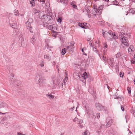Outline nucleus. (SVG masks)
<instances>
[{
	"label": "nucleus",
	"mask_w": 135,
	"mask_h": 135,
	"mask_svg": "<svg viewBox=\"0 0 135 135\" xmlns=\"http://www.w3.org/2000/svg\"><path fill=\"white\" fill-rule=\"evenodd\" d=\"M40 18L44 23V27H47L48 25L52 23V18L51 16L48 15H43Z\"/></svg>",
	"instance_id": "f257e3e1"
},
{
	"label": "nucleus",
	"mask_w": 135,
	"mask_h": 135,
	"mask_svg": "<svg viewBox=\"0 0 135 135\" xmlns=\"http://www.w3.org/2000/svg\"><path fill=\"white\" fill-rule=\"evenodd\" d=\"M35 79L36 80L38 79V82L40 84H44L45 83L46 79L44 77H42L40 75L38 74L36 75Z\"/></svg>",
	"instance_id": "f03ea898"
},
{
	"label": "nucleus",
	"mask_w": 135,
	"mask_h": 135,
	"mask_svg": "<svg viewBox=\"0 0 135 135\" xmlns=\"http://www.w3.org/2000/svg\"><path fill=\"white\" fill-rule=\"evenodd\" d=\"M33 21V20L32 19H29L28 21L26 22V24L27 27V29H28L30 31V32L31 33H32L33 31L31 30L32 28L31 26V22H32Z\"/></svg>",
	"instance_id": "7ed1b4c3"
},
{
	"label": "nucleus",
	"mask_w": 135,
	"mask_h": 135,
	"mask_svg": "<svg viewBox=\"0 0 135 135\" xmlns=\"http://www.w3.org/2000/svg\"><path fill=\"white\" fill-rule=\"evenodd\" d=\"M1 121H3L6 120L7 119L8 116H7L6 114H7V112L4 113H2L1 112Z\"/></svg>",
	"instance_id": "20e7f679"
},
{
	"label": "nucleus",
	"mask_w": 135,
	"mask_h": 135,
	"mask_svg": "<svg viewBox=\"0 0 135 135\" xmlns=\"http://www.w3.org/2000/svg\"><path fill=\"white\" fill-rule=\"evenodd\" d=\"M7 107V104L5 102H2L1 103V109L2 111L6 110Z\"/></svg>",
	"instance_id": "39448f33"
},
{
	"label": "nucleus",
	"mask_w": 135,
	"mask_h": 135,
	"mask_svg": "<svg viewBox=\"0 0 135 135\" xmlns=\"http://www.w3.org/2000/svg\"><path fill=\"white\" fill-rule=\"evenodd\" d=\"M97 109L99 110H105L104 107L99 103H96L95 104Z\"/></svg>",
	"instance_id": "423d86ee"
},
{
	"label": "nucleus",
	"mask_w": 135,
	"mask_h": 135,
	"mask_svg": "<svg viewBox=\"0 0 135 135\" xmlns=\"http://www.w3.org/2000/svg\"><path fill=\"white\" fill-rule=\"evenodd\" d=\"M121 41L122 43L124 45L126 46H128L129 45V41L126 37L123 38Z\"/></svg>",
	"instance_id": "0eeeda50"
},
{
	"label": "nucleus",
	"mask_w": 135,
	"mask_h": 135,
	"mask_svg": "<svg viewBox=\"0 0 135 135\" xmlns=\"http://www.w3.org/2000/svg\"><path fill=\"white\" fill-rule=\"evenodd\" d=\"M124 30H121V33L124 35H125L126 36L129 37V38H130L131 35V34L129 33H127L125 31L126 30V28H124Z\"/></svg>",
	"instance_id": "6e6552de"
},
{
	"label": "nucleus",
	"mask_w": 135,
	"mask_h": 135,
	"mask_svg": "<svg viewBox=\"0 0 135 135\" xmlns=\"http://www.w3.org/2000/svg\"><path fill=\"white\" fill-rule=\"evenodd\" d=\"M134 51V48L132 46H131L128 48V52L131 54L133 53V51Z\"/></svg>",
	"instance_id": "1a4fd4ad"
},
{
	"label": "nucleus",
	"mask_w": 135,
	"mask_h": 135,
	"mask_svg": "<svg viewBox=\"0 0 135 135\" xmlns=\"http://www.w3.org/2000/svg\"><path fill=\"white\" fill-rule=\"evenodd\" d=\"M73 121L74 122H76L77 123L81 124L83 122L82 120H80L78 119V118L76 117L73 119Z\"/></svg>",
	"instance_id": "9d476101"
},
{
	"label": "nucleus",
	"mask_w": 135,
	"mask_h": 135,
	"mask_svg": "<svg viewBox=\"0 0 135 135\" xmlns=\"http://www.w3.org/2000/svg\"><path fill=\"white\" fill-rule=\"evenodd\" d=\"M14 75L13 74H11L9 76V78L10 80L11 83H13L15 80L14 78Z\"/></svg>",
	"instance_id": "9b49d317"
},
{
	"label": "nucleus",
	"mask_w": 135,
	"mask_h": 135,
	"mask_svg": "<svg viewBox=\"0 0 135 135\" xmlns=\"http://www.w3.org/2000/svg\"><path fill=\"white\" fill-rule=\"evenodd\" d=\"M109 64L112 67H113L114 66L113 63L114 62L113 59L112 58H110L108 61Z\"/></svg>",
	"instance_id": "f8f14e48"
},
{
	"label": "nucleus",
	"mask_w": 135,
	"mask_h": 135,
	"mask_svg": "<svg viewBox=\"0 0 135 135\" xmlns=\"http://www.w3.org/2000/svg\"><path fill=\"white\" fill-rule=\"evenodd\" d=\"M103 5H101L100 7L98 8V13H99V15H100L101 14L102 10L103 8Z\"/></svg>",
	"instance_id": "ddd939ff"
},
{
	"label": "nucleus",
	"mask_w": 135,
	"mask_h": 135,
	"mask_svg": "<svg viewBox=\"0 0 135 135\" xmlns=\"http://www.w3.org/2000/svg\"><path fill=\"white\" fill-rule=\"evenodd\" d=\"M70 45L67 46L66 47L67 49H66L68 50H71L74 45V44H73V42H71L70 43Z\"/></svg>",
	"instance_id": "4468645a"
},
{
	"label": "nucleus",
	"mask_w": 135,
	"mask_h": 135,
	"mask_svg": "<svg viewBox=\"0 0 135 135\" xmlns=\"http://www.w3.org/2000/svg\"><path fill=\"white\" fill-rule=\"evenodd\" d=\"M44 57L45 59H47L48 61L50 60L51 58V56L49 54L45 55Z\"/></svg>",
	"instance_id": "2eb2a0df"
},
{
	"label": "nucleus",
	"mask_w": 135,
	"mask_h": 135,
	"mask_svg": "<svg viewBox=\"0 0 135 135\" xmlns=\"http://www.w3.org/2000/svg\"><path fill=\"white\" fill-rule=\"evenodd\" d=\"M57 2H60L61 3H63L64 4H66L68 3L67 0H56Z\"/></svg>",
	"instance_id": "dca6fc26"
},
{
	"label": "nucleus",
	"mask_w": 135,
	"mask_h": 135,
	"mask_svg": "<svg viewBox=\"0 0 135 135\" xmlns=\"http://www.w3.org/2000/svg\"><path fill=\"white\" fill-rule=\"evenodd\" d=\"M102 32L103 35L104 37L105 38L106 37L108 39V38H107V37L108 36H109V34L107 32H105L104 31H103Z\"/></svg>",
	"instance_id": "f3484780"
},
{
	"label": "nucleus",
	"mask_w": 135,
	"mask_h": 135,
	"mask_svg": "<svg viewBox=\"0 0 135 135\" xmlns=\"http://www.w3.org/2000/svg\"><path fill=\"white\" fill-rule=\"evenodd\" d=\"M46 96L50 99H53L54 98V96L51 94H46Z\"/></svg>",
	"instance_id": "a211bd4d"
},
{
	"label": "nucleus",
	"mask_w": 135,
	"mask_h": 135,
	"mask_svg": "<svg viewBox=\"0 0 135 135\" xmlns=\"http://www.w3.org/2000/svg\"><path fill=\"white\" fill-rule=\"evenodd\" d=\"M93 50L95 52H96L97 54L99 56L100 58L101 59V57L100 55V54H99V52L98 51V50H97V49L95 47L94 48H93Z\"/></svg>",
	"instance_id": "6ab92c4d"
},
{
	"label": "nucleus",
	"mask_w": 135,
	"mask_h": 135,
	"mask_svg": "<svg viewBox=\"0 0 135 135\" xmlns=\"http://www.w3.org/2000/svg\"><path fill=\"white\" fill-rule=\"evenodd\" d=\"M17 83V85L18 86H19L20 84V82L19 80H15L14 82L13 83Z\"/></svg>",
	"instance_id": "aec40b11"
},
{
	"label": "nucleus",
	"mask_w": 135,
	"mask_h": 135,
	"mask_svg": "<svg viewBox=\"0 0 135 135\" xmlns=\"http://www.w3.org/2000/svg\"><path fill=\"white\" fill-rule=\"evenodd\" d=\"M40 12V11L39 10H37V9L34 8L33 9V14H35L37 13H38Z\"/></svg>",
	"instance_id": "412c9836"
},
{
	"label": "nucleus",
	"mask_w": 135,
	"mask_h": 135,
	"mask_svg": "<svg viewBox=\"0 0 135 135\" xmlns=\"http://www.w3.org/2000/svg\"><path fill=\"white\" fill-rule=\"evenodd\" d=\"M78 23L79 26L81 27V28H86L85 26H84V25H83V23H80L79 22H78Z\"/></svg>",
	"instance_id": "4be33fe9"
},
{
	"label": "nucleus",
	"mask_w": 135,
	"mask_h": 135,
	"mask_svg": "<svg viewBox=\"0 0 135 135\" xmlns=\"http://www.w3.org/2000/svg\"><path fill=\"white\" fill-rule=\"evenodd\" d=\"M120 34H119V38L122 40L123 38L124 37L126 36H124V35L121 34V33H120Z\"/></svg>",
	"instance_id": "5701e85b"
},
{
	"label": "nucleus",
	"mask_w": 135,
	"mask_h": 135,
	"mask_svg": "<svg viewBox=\"0 0 135 135\" xmlns=\"http://www.w3.org/2000/svg\"><path fill=\"white\" fill-rule=\"evenodd\" d=\"M54 27V25H49V26L48 25L47 27L49 30H52V29H53V28L54 27Z\"/></svg>",
	"instance_id": "b1692460"
},
{
	"label": "nucleus",
	"mask_w": 135,
	"mask_h": 135,
	"mask_svg": "<svg viewBox=\"0 0 135 135\" xmlns=\"http://www.w3.org/2000/svg\"><path fill=\"white\" fill-rule=\"evenodd\" d=\"M88 42L89 43V45L91 47H94V45H93L92 44V41H90V39L88 40Z\"/></svg>",
	"instance_id": "393cba45"
},
{
	"label": "nucleus",
	"mask_w": 135,
	"mask_h": 135,
	"mask_svg": "<svg viewBox=\"0 0 135 135\" xmlns=\"http://www.w3.org/2000/svg\"><path fill=\"white\" fill-rule=\"evenodd\" d=\"M14 13L15 15L16 16H18L19 15V12L18 11V10L16 9H15L14 11Z\"/></svg>",
	"instance_id": "a878e982"
},
{
	"label": "nucleus",
	"mask_w": 135,
	"mask_h": 135,
	"mask_svg": "<svg viewBox=\"0 0 135 135\" xmlns=\"http://www.w3.org/2000/svg\"><path fill=\"white\" fill-rule=\"evenodd\" d=\"M82 77L84 78V79H85L88 77V75L86 72L84 73L82 75Z\"/></svg>",
	"instance_id": "bb28decb"
},
{
	"label": "nucleus",
	"mask_w": 135,
	"mask_h": 135,
	"mask_svg": "<svg viewBox=\"0 0 135 135\" xmlns=\"http://www.w3.org/2000/svg\"><path fill=\"white\" fill-rule=\"evenodd\" d=\"M66 49L65 48H64V49L62 50V51L61 52V54L62 55L65 54L66 52Z\"/></svg>",
	"instance_id": "cd10ccee"
},
{
	"label": "nucleus",
	"mask_w": 135,
	"mask_h": 135,
	"mask_svg": "<svg viewBox=\"0 0 135 135\" xmlns=\"http://www.w3.org/2000/svg\"><path fill=\"white\" fill-rule=\"evenodd\" d=\"M112 123V120H109L107 124L106 125L107 126V127H109L111 125Z\"/></svg>",
	"instance_id": "c85d7f7f"
},
{
	"label": "nucleus",
	"mask_w": 135,
	"mask_h": 135,
	"mask_svg": "<svg viewBox=\"0 0 135 135\" xmlns=\"http://www.w3.org/2000/svg\"><path fill=\"white\" fill-rule=\"evenodd\" d=\"M35 0H32L30 2V3L32 7L34 6H35Z\"/></svg>",
	"instance_id": "c756f323"
},
{
	"label": "nucleus",
	"mask_w": 135,
	"mask_h": 135,
	"mask_svg": "<svg viewBox=\"0 0 135 135\" xmlns=\"http://www.w3.org/2000/svg\"><path fill=\"white\" fill-rule=\"evenodd\" d=\"M11 26L14 29H16L17 28V25L16 24H12Z\"/></svg>",
	"instance_id": "7c9ffc66"
},
{
	"label": "nucleus",
	"mask_w": 135,
	"mask_h": 135,
	"mask_svg": "<svg viewBox=\"0 0 135 135\" xmlns=\"http://www.w3.org/2000/svg\"><path fill=\"white\" fill-rule=\"evenodd\" d=\"M121 55L120 53H118L115 55V56L117 58H119L120 57Z\"/></svg>",
	"instance_id": "2f4dec72"
},
{
	"label": "nucleus",
	"mask_w": 135,
	"mask_h": 135,
	"mask_svg": "<svg viewBox=\"0 0 135 135\" xmlns=\"http://www.w3.org/2000/svg\"><path fill=\"white\" fill-rule=\"evenodd\" d=\"M41 64H40V66L41 67L44 66V63L43 61L41 60Z\"/></svg>",
	"instance_id": "473e14b6"
},
{
	"label": "nucleus",
	"mask_w": 135,
	"mask_h": 135,
	"mask_svg": "<svg viewBox=\"0 0 135 135\" xmlns=\"http://www.w3.org/2000/svg\"><path fill=\"white\" fill-rule=\"evenodd\" d=\"M54 25V27H54L53 28V29H52V31L55 32V31L56 30H57V28L56 27V25Z\"/></svg>",
	"instance_id": "72a5a7b5"
},
{
	"label": "nucleus",
	"mask_w": 135,
	"mask_h": 135,
	"mask_svg": "<svg viewBox=\"0 0 135 135\" xmlns=\"http://www.w3.org/2000/svg\"><path fill=\"white\" fill-rule=\"evenodd\" d=\"M134 11L132 9H130L128 11V13H132V14L134 13Z\"/></svg>",
	"instance_id": "f704fd0d"
},
{
	"label": "nucleus",
	"mask_w": 135,
	"mask_h": 135,
	"mask_svg": "<svg viewBox=\"0 0 135 135\" xmlns=\"http://www.w3.org/2000/svg\"><path fill=\"white\" fill-rule=\"evenodd\" d=\"M113 4L114 5H117L119 3L116 1L115 0L113 2Z\"/></svg>",
	"instance_id": "c9c22d12"
},
{
	"label": "nucleus",
	"mask_w": 135,
	"mask_h": 135,
	"mask_svg": "<svg viewBox=\"0 0 135 135\" xmlns=\"http://www.w3.org/2000/svg\"><path fill=\"white\" fill-rule=\"evenodd\" d=\"M107 32L109 34V35H110L111 36H112L114 34L110 30H109Z\"/></svg>",
	"instance_id": "e433bc0d"
},
{
	"label": "nucleus",
	"mask_w": 135,
	"mask_h": 135,
	"mask_svg": "<svg viewBox=\"0 0 135 135\" xmlns=\"http://www.w3.org/2000/svg\"><path fill=\"white\" fill-rule=\"evenodd\" d=\"M113 37L114 39H118V36H117L115 35L114 33L113 35Z\"/></svg>",
	"instance_id": "4c0bfd02"
},
{
	"label": "nucleus",
	"mask_w": 135,
	"mask_h": 135,
	"mask_svg": "<svg viewBox=\"0 0 135 135\" xmlns=\"http://www.w3.org/2000/svg\"><path fill=\"white\" fill-rule=\"evenodd\" d=\"M62 18L60 17H58L57 21L60 23L62 21Z\"/></svg>",
	"instance_id": "58836bf2"
},
{
	"label": "nucleus",
	"mask_w": 135,
	"mask_h": 135,
	"mask_svg": "<svg viewBox=\"0 0 135 135\" xmlns=\"http://www.w3.org/2000/svg\"><path fill=\"white\" fill-rule=\"evenodd\" d=\"M71 6L72 7H73L74 8H76L77 7L74 4H71Z\"/></svg>",
	"instance_id": "ea45409f"
},
{
	"label": "nucleus",
	"mask_w": 135,
	"mask_h": 135,
	"mask_svg": "<svg viewBox=\"0 0 135 135\" xmlns=\"http://www.w3.org/2000/svg\"><path fill=\"white\" fill-rule=\"evenodd\" d=\"M67 80H68V77L66 76L64 80V84L66 83V82Z\"/></svg>",
	"instance_id": "a19ab883"
},
{
	"label": "nucleus",
	"mask_w": 135,
	"mask_h": 135,
	"mask_svg": "<svg viewBox=\"0 0 135 135\" xmlns=\"http://www.w3.org/2000/svg\"><path fill=\"white\" fill-rule=\"evenodd\" d=\"M127 90H128V93L129 94H130L131 93V90L130 88H129V87H128L127 88Z\"/></svg>",
	"instance_id": "79ce46f5"
},
{
	"label": "nucleus",
	"mask_w": 135,
	"mask_h": 135,
	"mask_svg": "<svg viewBox=\"0 0 135 135\" xmlns=\"http://www.w3.org/2000/svg\"><path fill=\"white\" fill-rule=\"evenodd\" d=\"M95 9V11L96 12V13H98V10L97 8V7L95 8V7H94Z\"/></svg>",
	"instance_id": "37998d69"
},
{
	"label": "nucleus",
	"mask_w": 135,
	"mask_h": 135,
	"mask_svg": "<svg viewBox=\"0 0 135 135\" xmlns=\"http://www.w3.org/2000/svg\"><path fill=\"white\" fill-rule=\"evenodd\" d=\"M124 75V73H122L121 72H120V76L121 77H123Z\"/></svg>",
	"instance_id": "c03bdc74"
},
{
	"label": "nucleus",
	"mask_w": 135,
	"mask_h": 135,
	"mask_svg": "<svg viewBox=\"0 0 135 135\" xmlns=\"http://www.w3.org/2000/svg\"><path fill=\"white\" fill-rule=\"evenodd\" d=\"M97 118L98 119L100 117V114L99 113H98L97 114Z\"/></svg>",
	"instance_id": "a18cd8bd"
},
{
	"label": "nucleus",
	"mask_w": 135,
	"mask_h": 135,
	"mask_svg": "<svg viewBox=\"0 0 135 135\" xmlns=\"http://www.w3.org/2000/svg\"><path fill=\"white\" fill-rule=\"evenodd\" d=\"M88 24L87 23H83V25H84V26H85V27H86H86L87 26V25H88Z\"/></svg>",
	"instance_id": "49530a36"
},
{
	"label": "nucleus",
	"mask_w": 135,
	"mask_h": 135,
	"mask_svg": "<svg viewBox=\"0 0 135 135\" xmlns=\"http://www.w3.org/2000/svg\"><path fill=\"white\" fill-rule=\"evenodd\" d=\"M20 40H21V42H22L23 41H24V39L22 37H21L20 38Z\"/></svg>",
	"instance_id": "de8ad7c7"
},
{
	"label": "nucleus",
	"mask_w": 135,
	"mask_h": 135,
	"mask_svg": "<svg viewBox=\"0 0 135 135\" xmlns=\"http://www.w3.org/2000/svg\"><path fill=\"white\" fill-rule=\"evenodd\" d=\"M38 1H40V2H43V3H42L43 4H44L45 3V0H38Z\"/></svg>",
	"instance_id": "09e8293b"
},
{
	"label": "nucleus",
	"mask_w": 135,
	"mask_h": 135,
	"mask_svg": "<svg viewBox=\"0 0 135 135\" xmlns=\"http://www.w3.org/2000/svg\"><path fill=\"white\" fill-rule=\"evenodd\" d=\"M87 131H85L84 132H83V135H87Z\"/></svg>",
	"instance_id": "8fccbe9b"
},
{
	"label": "nucleus",
	"mask_w": 135,
	"mask_h": 135,
	"mask_svg": "<svg viewBox=\"0 0 135 135\" xmlns=\"http://www.w3.org/2000/svg\"><path fill=\"white\" fill-rule=\"evenodd\" d=\"M103 59L105 61L106 59V57H104V56H103Z\"/></svg>",
	"instance_id": "3c124183"
},
{
	"label": "nucleus",
	"mask_w": 135,
	"mask_h": 135,
	"mask_svg": "<svg viewBox=\"0 0 135 135\" xmlns=\"http://www.w3.org/2000/svg\"><path fill=\"white\" fill-rule=\"evenodd\" d=\"M96 12L95 11V9L94 8V10L93 11V13L94 15L96 16Z\"/></svg>",
	"instance_id": "603ef678"
},
{
	"label": "nucleus",
	"mask_w": 135,
	"mask_h": 135,
	"mask_svg": "<svg viewBox=\"0 0 135 135\" xmlns=\"http://www.w3.org/2000/svg\"><path fill=\"white\" fill-rule=\"evenodd\" d=\"M96 12L95 11V9L94 8V10L93 11V13L94 15L96 16Z\"/></svg>",
	"instance_id": "864d4df0"
},
{
	"label": "nucleus",
	"mask_w": 135,
	"mask_h": 135,
	"mask_svg": "<svg viewBox=\"0 0 135 135\" xmlns=\"http://www.w3.org/2000/svg\"><path fill=\"white\" fill-rule=\"evenodd\" d=\"M121 109H122V110L123 111L124 110V108L122 107V105H121Z\"/></svg>",
	"instance_id": "5fc2aeb1"
},
{
	"label": "nucleus",
	"mask_w": 135,
	"mask_h": 135,
	"mask_svg": "<svg viewBox=\"0 0 135 135\" xmlns=\"http://www.w3.org/2000/svg\"><path fill=\"white\" fill-rule=\"evenodd\" d=\"M35 39V38L34 37H33L31 39V40L33 41H34V40Z\"/></svg>",
	"instance_id": "6e6d98bb"
},
{
	"label": "nucleus",
	"mask_w": 135,
	"mask_h": 135,
	"mask_svg": "<svg viewBox=\"0 0 135 135\" xmlns=\"http://www.w3.org/2000/svg\"><path fill=\"white\" fill-rule=\"evenodd\" d=\"M107 44H105V45L104 46V49H106L107 48Z\"/></svg>",
	"instance_id": "4d7b16f0"
},
{
	"label": "nucleus",
	"mask_w": 135,
	"mask_h": 135,
	"mask_svg": "<svg viewBox=\"0 0 135 135\" xmlns=\"http://www.w3.org/2000/svg\"><path fill=\"white\" fill-rule=\"evenodd\" d=\"M92 118L93 119H95L96 118V116L95 115H93Z\"/></svg>",
	"instance_id": "13d9d810"
},
{
	"label": "nucleus",
	"mask_w": 135,
	"mask_h": 135,
	"mask_svg": "<svg viewBox=\"0 0 135 135\" xmlns=\"http://www.w3.org/2000/svg\"><path fill=\"white\" fill-rule=\"evenodd\" d=\"M75 108L74 107L73 108H71L70 109V110H73Z\"/></svg>",
	"instance_id": "bf43d9fd"
},
{
	"label": "nucleus",
	"mask_w": 135,
	"mask_h": 135,
	"mask_svg": "<svg viewBox=\"0 0 135 135\" xmlns=\"http://www.w3.org/2000/svg\"><path fill=\"white\" fill-rule=\"evenodd\" d=\"M131 63L133 64H134L135 63V61H131Z\"/></svg>",
	"instance_id": "052dcab7"
},
{
	"label": "nucleus",
	"mask_w": 135,
	"mask_h": 135,
	"mask_svg": "<svg viewBox=\"0 0 135 135\" xmlns=\"http://www.w3.org/2000/svg\"><path fill=\"white\" fill-rule=\"evenodd\" d=\"M18 135H25V134L22 135L21 133L20 132L18 133Z\"/></svg>",
	"instance_id": "680f3d73"
},
{
	"label": "nucleus",
	"mask_w": 135,
	"mask_h": 135,
	"mask_svg": "<svg viewBox=\"0 0 135 135\" xmlns=\"http://www.w3.org/2000/svg\"><path fill=\"white\" fill-rule=\"evenodd\" d=\"M133 114L134 116L135 117V110L133 112Z\"/></svg>",
	"instance_id": "e2e57ef3"
},
{
	"label": "nucleus",
	"mask_w": 135,
	"mask_h": 135,
	"mask_svg": "<svg viewBox=\"0 0 135 135\" xmlns=\"http://www.w3.org/2000/svg\"><path fill=\"white\" fill-rule=\"evenodd\" d=\"M41 14L40 13H39L38 15V17H39V18H40V15Z\"/></svg>",
	"instance_id": "0e129e2a"
},
{
	"label": "nucleus",
	"mask_w": 135,
	"mask_h": 135,
	"mask_svg": "<svg viewBox=\"0 0 135 135\" xmlns=\"http://www.w3.org/2000/svg\"><path fill=\"white\" fill-rule=\"evenodd\" d=\"M46 47H47V48H48L49 47V45L48 44H47L46 45Z\"/></svg>",
	"instance_id": "69168bd1"
},
{
	"label": "nucleus",
	"mask_w": 135,
	"mask_h": 135,
	"mask_svg": "<svg viewBox=\"0 0 135 135\" xmlns=\"http://www.w3.org/2000/svg\"><path fill=\"white\" fill-rule=\"evenodd\" d=\"M85 108L86 110H87V108H88V107H87V106L85 105Z\"/></svg>",
	"instance_id": "338daca9"
},
{
	"label": "nucleus",
	"mask_w": 135,
	"mask_h": 135,
	"mask_svg": "<svg viewBox=\"0 0 135 135\" xmlns=\"http://www.w3.org/2000/svg\"><path fill=\"white\" fill-rule=\"evenodd\" d=\"M83 127V126H82V125H81L80 126V127L81 128Z\"/></svg>",
	"instance_id": "774afa93"
}]
</instances>
